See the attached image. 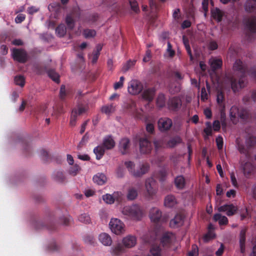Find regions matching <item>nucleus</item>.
Segmentation results:
<instances>
[{
  "label": "nucleus",
  "instance_id": "obj_29",
  "mask_svg": "<svg viewBox=\"0 0 256 256\" xmlns=\"http://www.w3.org/2000/svg\"><path fill=\"white\" fill-rule=\"evenodd\" d=\"M164 204L166 207L172 208L176 204L177 202L176 198L174 196L168 195L165 198Z\"/></svg>",
  "mask_w": 256,
  "mask_h": 256
},
{
  "label": "nucleus",
  "instance_id": "obj_37",
  "mask_svg": "<svg viewBox=\"0 0 256 256\" xmlns=\"http://www.w3.org/2000/svg\"><path fill=\"white\" fill-rule=\"evenodd\" d=\"M104 148L103 146H98L96 147L94 150V152L96 155V158L100 160L104 154Z\"/></svg>",
  "mask_w": 256,
  "mask_h": 256
},
{
  "label": "nucleus",
  "instance_id": "obj_39",
  "mask_svg": "<svg viewBox=\"0 0 256 256\" xmlns=\"http://www.w3.org/2000/svg\"><path fill=\"white\" fill-rule=\"evenodd\" d=\"M138 196V191L134 188H130L128 189L127 194V198L128 200H132L136 198Z\"/></svg>",
  "mask_w": 256,
  "mask_h": 256
},
{
  "label": "nucleus",
  "instance_id": "obj_34",
  "mask_svg": "<svg viewBox=\"0 0 256 256\" xmlns=\"http://www.w3.org/2000/svg\"><path fill=\"white\" fill-rule=\"evenodd\" d=\"M47 74L48 76L54 82L56 83H59L60 80V76L54 70V69H50L47 70Z\"/></svg>",
  "mask_w": 256,
  "mask_h": 256
},
{
  "label": "nucleus",
  "instance_id": "obj_40",
  "mask_svg": "<svg viewBox=\"0 0 256 256\" xmlns=\"http://www.w3.org/2000/svg\"><path fill=\"white\" fill-rule=\"evenodd\" d=\"M224 94L222 91H218L217 93L216 102L219 105L220 108L225 107L224 103Z\"/></svg>",
  "mask_w": 256,
  "mask_h": 256
},
{
  "label": "nucleus",
  "instance_id": "obj_46",
  "mask_svg": "<svg viewBox=\"0 0 256 256\" xmlns=\"http://www.w3.org/2000/svg\"><path fill=\"white\" fill-rule=\"evenodd\" d=\"M220 120L222 122V126H226V114L225 112V107L223 108V107L220 108Z\"/></svg>",
  "mask_w": 256,
  "mask_h": 256
},
{
  "label": "nucleus",
  "instance_id": "obj_41",
  "mask_svg": "<svg viewBox=\"0 0 256 256\" xmlns=\"http://www.w3.org/2000/svg\"><path fill=\"white\" fill-rule=\"evenodd\" d=\"M54 180L59 183L64 182L66 180V177L62 172H56L54 176Z\"/></svg>",
  "mask_w": 256,
  "mask_h": 256
},
{
  "label": "nucleus",
  "instance_id": "obj_60",
  "mask_svg": "<svg viewBox=\"0 0 256 256\" xmlns=\"http://www.w3.org/2000/svg\"><path fill=\"white\" fill-rule=\"evenodd\" d=\"M80 170V167L78 165L75 164L70 168L69 172L72 176H76Z\"/></svg>",
  "mask_w": 256,
  "mask_h": 256
},
{
  "label": "nucleus",
  "instance_id": "obj_14",
  "mask_svg": "<svg viewBox=\"0 0 256 256\" xmlns=\"http://www.w3.org/2000/svg\"><path fill=\"white\" fill-rule=\"evenodd\" d=\"M245 159H246L245 158ZM248 160H244L242 157L240 158V162L241 167L242 169L244 175L248 177V176L254 170V167L252 163L248 162Z\"/></svg>",
  "mask_w": 256,
  "mask_h": 256
},
{
  "label": "nucleus",
  "instance_id": "obj_42",
  "mask_svg": "<svg viewBox=\"0 0 256 256\" xmlns=\"http://www.w3.org/2000/svg\"><path fill=\"white\" fill-rule=\"evenodd\" d=\"M156 105L158 107L162 108L166 105V98L164 94H158L156 99Z\"/></svg>",
  "mask_w": 256,
  "mask_h": 256
},
{
  "label": "nucleus",
  "instance_id": "obj_31",
  "mask_svg": "<svg viewBox=\"0 0 256 256\" xmlns=\"http://www.w3.org/2000/svg\"><path fill=\"white\" fill-rule=\"evenodd\" d=\"M213 219L214 221L218 222L220 225H226L228 223V219L226 216H222L220 214H214Z\"/></svg>",
  "mask_w": 256,
  "mask_h": 256
},
{
  "label": "nucleus",
  "instance_id": "obj_13",
  "mask_svg": "<svg viewBox=\"0 0 256 256\" xmlns=\"http://www.w3.org/2000/svg\"><path fill=\"white\" fill-rule=\"evenodd\" d=\"M12 57L14 60L22 63H24L27 60V54L23 49L14 48Z\"/></svg>",
  "mask_w": 256,
  "mask_h": 256
},
{
  "label": "nucleus",
  "instance_id": "obj_6",
  "mask_svg": "<svg viewBox=\"0 0 256 256\" xmlns=\"http://www.w3.org/2000/svg\"><path fill=\"white\" fill-rule=\"evenodd\" d=\"M109 225L112 232L116 234H120L124 232V223L118 218H112Z\"/></svg>",
  "mask_w": 256,
  "mask_h": 256
},
{
  "label": "nucleus",
  "instance_id": "obj_10",
  "mask_svg": "<svg viewBox=\"0 0 256 256\" xmlns=\"http://www.w3.org/2000/svg\"><path fill=\"white\" fill-rule=\"evenodd\" d=\"M159 130L161 132H166L169 130L172 126V120L168 118H161L158 122Z\"/></svg>",
  "mask_w": 256,
  "mask_h": 256
},
{
  "label": "nucleus",
  "instance_id": "obj_57",
  "mask_svg": "<svg viewBox=\"0 0 256 256\" xmlns=\"http://www.w3.org/2000/svg\"><path fill=\"white\" fill-rule=\"evenodd\" d=\"M154 148L156 150H158L159 149L162 148L164 146V142L162 140H155L154 142Z\"/></svg>",
  "mask_w": 256,
  "mask_h": 256
},
{
  "label": "nucleus",
  "instance_id": "obj_61",
  "mask_svg": "<svg viewBox=\"0 0 256 256\" xmlns=\"http://www.w3.org/2000/svg\"><path fill=\"white\" fill-rule=\"evenodd\" d=\"M26 18V16L24 14H18L15 18V22L17 24L22 22Z\"/></svg>",
  "mask_w": 256,
  "mask_h": 256
},
{
  "label": "nucleus",
  "instance_id": "obj_38",
  "mask_svg": "<svg viewBox=\"0 0 256 256\" xmlns=\"http://www.w3.org/2000/svg\"><path fill=\"white\" fill-rule=\"evenodd\" d=\"M148 256H162L160 246L156 245L152 246L150 248V254Z\"/></svg>",
  "mask_w": 256,
  "mask_h": 256
},
{
  "label": "nucleus",
  "instance_id": "obj_54",
  "mask_svg": "<svg viewBox=\"0 0 256 256\" xmlns=\"http://www.w3.org/2000/svg\"><path fill=\"white\" fill-rule=\"evenodd\" d=\"M198 249L196 245H192V250L188 253V256H198Z\"/></svg>",
  "mask_w": 256,
  "mask_h": 256
},
{
  "label": "nucleus",
  "instance_id": "obj_18",
  "mask_svg": "<svg viewBox=\"0 0 256 256\" xmlns=\"http://www.w3.org/2000/svg\"><path fill=\"white\" fill-rule=\"evenodd\" d=\"M218 210L220 212H225L228 216H233L237 210V208L232 204H224L220 206Z\"/></svg>",
  "mask_w": 256,
  "mask_h": 256
},
{
  "label": "nucleus",
  "instance_id": "obj_24",
  "mask_svg": "<svg viewBox=\"0 0 256 256\" xmlns=\"http://www.w3.org/2000/svg\"><path fill=\"white\" fill-rule=\"evenodd\" d=\"M174 184L176 188L183 190L186 184V178L182 175L178 176L174 178Z\"/></svg>",
  "mask_w": 256,
  "mask_h": 256
},
{
  "label": "nucleus",
  "instance_id": "obj_16",
  "mask_svg": "<svg viewBox=\"0 0 256 256\" xmlns=\"http://www.w3.org/2000/svg\"><path fill=\"white\" fill-rule=\"evenodd\" d=\"M126 108L137 118H140L142 116V110H138L136 104L134 101H130L127 104Z\"/></svg>",
  "mask_w": 256,
  "mask_h": 256
},
{
  "label": "nucleus",
  "instance_id": "obj_47",
  "mask_svg": "<svg viewBox=\"0 0 256 256\" xmlns=\"http://www.w3.org/2000/svg\"><path fill=\"white\" fill-rule=\"evenodd\" d=\"M14 82L16 85L23 87L25 84L24 78L21 75L16 76L14 78Z\"/></svg>",
  "mask_w": 256,
  "mask_h": 256
},
{
  "label": "nucleus",
  "instance_id": "obj_30",
  "mask_svg": "<svg viewBox=\"0 0 256 256\" xmlns=\"http://www.w3.org/2000/svg\"><path fill=\"white\" fill-rule=\"evenodd\" d=\"M93 180L98 185H102L106 182V178L103 174H98L94 176Z\"/></svg>",
  "mask_w": 256,
  "mask_h": 256
},
{
  "label": "nucleus",
  "instance_id": "obj_11",
  "mask_svg": "<svg viewBox=\"0 0 256 256\" xmlns=\"http://www.w3.org/2000/svg\"><path fill=\"white\" fill-rule=\"evenodd\" d=\"M145 186L148 195L152 198L156 192V182L152 178H148L146 180Z\"/></svg>",
  "mask_w": 256,
  "mask_h": 256
},
{
  "label": "nucleus",
  "instance_id": "obj_17",
  "mask_svg": "<svg viewBox=\"0 0 256 256\" xmlns=\"http://www.w3.org/2000/svg\"><path fill=\"white\" fill-rule=\"evenodd\" d=\"M184 216L182 214H176L170 222V226L172 228H176L182 226L184 223Z\"/></svg>",
  "mask_w": 256,
  "mask_h": 256
},
{
  "label": "nucleus",
  "instance_id": "obj_28",
  "mask_svg": "<svg viewBox=\"0 0 256 256\" xmlns=\"http://www.w3.org/2000/svg\"><path fill=\"white\" fill-rule=\"evenodd\" d=\"M103 147L107 150L112 148L115 146V142L111 136L106 137L103 140Z\"/></svg>",
  "mask_w": 256,
  "mask_h": 256
},
{
  "label": "nucleus",
  "instance_id": "obj_62",
  "mask_svg": "<svg viewBox=\"0 0 256 256\" xmlns=\"http://www.w3.org/2000/svg\"><path fill=\"white\" fill-rule=\"evenodd\" d=\"M116 174L118 178H122L124 174V168L122 167H118L116 170Z\"/></svg>",
  "mask_w": 256,
  "mask_h": 256
},
{
  "label": "nucleus",
  "instance_id": "obj_53",
  "mask_svg": "<svg viewBox=\"0 0 256 256\" xmlns=\"http://www.w3.org/2000/svg\"><path fill=\"white\" fill-rule=\"evenodd\" d=\"M68 92L66 90V86L64 85H62L60 91V98L62 100H64L66 96L68 95Z\"/></svg>",
  "mask_w": 256,
  "mask_h": 256
},
{
  "label": "nucleus",
  "instance_id": "obj_21",
  "mask_svg": "<svg viewBox=\"0 0 256 256\" xmlns=\"http://www.w3.org/2000/svg\"><path fill=\"white\" fill-rule=\"evenodd\" d=\"M136 242V236L132 235H128L124 237L122 240L124 246L128 248H130L134 246Z\"/></svg>",
  "mask_w": 256,
  "mask_h": 256
},
{
  "label": "nucleus",
  "instance_id": "obj_8",
  "mask_svg": "<svg viewBox=\"0 0 256 256\" xmlns=\"http://www.w3.org/2000/svg\"><path fill=\"white\" fill-rule=\"evenodd\" d=\"M128 88L130 94L136 95L142 92L144 86L142 82L138 80H134L130 82Z\"/></svg>",
  "mask_w": 256,
  "mask_h": 256
},
{
  "label": "nucleus",
  "instance_id": "obj_58",
  "mask_svg": "<svg viewBox=\"0 0 256 256\" xmlns=\"http://www.w3.org/2000/svg\"><path fill=\"white\" fill-rule=\"evenodd\" d=\"M206 125L207 126V127L204 128V132L206 136H211L212 135V128L210 123V122H207L206 123Z\"/></svg>",
  "mask_w": 256,
  "mask_h": 256
},
{
  "label": "nucleus",
  "instance_id": "obj_64",
  "mask_svg": "<svg viewBox=\"0 0 256 256\" xmlns=\"http://www.w3.org/2000/svg\"><path fill=\"white\" fill-rule=\"evenodd\" d=\"M218 46L216 42L214 40L210 41L208 44V48L212 50H215L218 48Z\"/></svg>",
  "mask_w": 256,
  "mask_h": 256
},
{
  "label": "nucleus",
  "instance_id": "obj_52",
  "mask_svg": "<svg viewBox=\"0 0 256 256\" xmlns=\"http://www.w3.org/2000/svg\"><path fill=\"white\" fill-rule=\"evenodd\" d=\"M114 196L110 194H106L102 196L103 200L107 204H112L114 202Z\"/></svg>",
  "mask_w": 256,
  "mask_h": 256
},
{
  "label": "nucleus",
  "instance_id": "obj_49",
  "mask_svg": "<svg viewBox=\"0 0 256 256\" xmlns=\"http://www.w3.org/2000/svg\"><path fill=\"white\" fill-rule=\"evenodd\" d=\"M96 32L94 30L86 29L84 32V35L86 38H92L95 36Z\"/></svg>",
  "mask_w": 256,
  "mask_h": 256
},
{
  "label": "nucleus",
  "instance_id": "obj_50",
  "mask_svg": "<svg viewBox=\"0 0 256 256\" xmlns=\"http://www.w3.org/2000/svg\"><path fill=\"white\" fill-rule=\"evenodd\" d=\"M129 3L132 10L136 12H140L138 2L136 0H129Z\"/></svg>",
  "mask_w": 256,
  "mask_h": 256
},
{
  "label": "nucleus",
  "instance_id": "obj_43",
  "mask_svg": "<svg viewBox=\"0 0 256 256\" xmlns=\"http://www.w3.org/2000/svg\"><path fill=\"white\" fill-rule=\"evenodd\" d=\"M78 220L82 223L88 224L91 222L90 218L88 214L84 213L81 214L78 218Z\"/></svg>",
  "mask_w": 256,
  "mask_h": 256
},
{
  "label": "nucleus",
  "instance_id": "obj_5",
  "mask_svg": "<svg viewBox=\"0 0 256 256\" xmlns=\"http://www.w3.org/2000/svg\"><path fill=\"white\" fill-rule=\"evenodd\" d=\"M230 116L232 121L238 118L243 120H248L250 116L249 112L244 108L239 109L236 106H234L230 109ZM234 123V122H233Z\"/></svg>",
  "mask_w": 256,
  "mask_h": 256
},
{
  "label": "nucleus",
  "instance_id": "obj_26",
  "mask_svg": "<svg viewBox=\"0 0 256 256\" xmlns=\"http://www.w3.org/2000/svg\"><path fill=\"white\" fill-rule=\"evenodd\" d=\"M212 16L213 18L218 22L222 20L224 12L218 8H214L211 10Z\"/></svg>",
  "mask_w": 256,
  "mask_h": 256
},
{
  "label": "nucleus",
  "instance_id": "obj_9",
  "mask_svg": "<svg viewBox=\"0 0 256 256\" xmlns=\"http://www.w3.org/2000/svg\"><path fill=\"white\" fill-rule=\"evenodd\" d=\"M140 150L142 154H148L152 150V144L150 140L146 137L140 138L138 140Z\"/></svg>",
  "mask_w": 256,
  "mask_h": 256
},
{
  "label": "nucleus",
  "instance_id": "obj_7",
  "mask_svg": "<svg viewBox=\"0 0 256 256\" xmlns=\"http://www.w3.org/2000/svg\"><path fill=\"white\" fill-rule=\"evenodd\" d=\"M80 12L78 8H74L71 14L67 15L66 18V22L68 28L72 30L74 26V19H78L80 18Z\"/></svg>",
  "mask_w": 256,
  "mask_h": 256
},
{
  "label": "nucleus",
  "instance_id": "obj_3",
  "mask_svg": "<svg viewBox=\"0 0 256 256\" xmlns=\"http://www.w3.org/2000/svg\"><path fill=\"white\" fill-rule=\"evenodd\" d=\"M256 144V138L252 136H248L246 139V146L240 143L238 140H236V145L238 150L241 154L244 156L246 160H249L250 158V150Z\"/></svg>",
  "mask_w": 256,
  "mask_h": 256
},
{
  "label": "nucleus",
  "instance_id": "obj_45",
  "mask_svg": "<svg viewBox=\"0 0 256 256\" xmlns=\"http://www.w3.org/2000/svg\"><path fill=\"white\" fill-rule=\"evenodd\" d=\"M78 116V112L76 108L72 110L70 118V124L71 126H74L76 124V118Z\"/></svg>",
  "mask_w": 256,
  "mask_h": 256
},
{
  "label": "nucleus",
  "instance_id": "obj_2",
  "mask_svg": "<svg viewBox=\"0 0 256 256\" xmlns=\"http://www.w3.org/2000/svg\"><path fill=\"white\" fill-rule=\"evenodd\" d=\"M124 165L129 172L135 178L142 177L150 170V164L148 163L140 164L136 168L134 164L131 161L125 162Z\"/></svg>",
  "mask_w": 256,
  "mask_h": 256
},
{
  "label": "nucleus",
  "instance_id": "obj_48",
  "mask_svg": "<svg viewBox=\"0 0 256 256\" xmlns=\"http://www.w3.org/2000/svg\"><path fill=\"white\" fill-rule=\"evenodd\" d=\"M78 112V115H81L85 113L88 110L87 105L79 104L77 108H75Z\"/></svg>",
  "mask_w": 256,
  "mask_h": 256
},
{
  "label": "nucleus",
  "instance_id": "obj_51",
  "mask_svg": "<svg viewBox=\"0 0 256 256\" xmlns=\"http://www.w3.org/2000/svg\"><path fill=\"white\" fill-rule=\"evenodd\" d=\"M112 196H114V201L116 200L118 202H122L123 200V194L121 192H114L112 194Z\"/></svg>",
  "mask_w": 256,
  "mask_h": 256
},
{
  "label": "nucleus",
  "instance_id": "obj_19",
  "mask_svg": "<svg viewBox=\"0 0 256 256\" xmlns=\"http://www.w3.org/2000/svg\"><path fill=\"white\" fill-rule=\"evenodd\" d=\"M162 212L158 208H153L150 212V218L154 222H159L162 218Z\"/></svg>",
  "mask_w": 256,
  "mask_h": 256
},
{
  "label": "nucleus",
  "instance_id": "obj_33",
  "mask_svg": "<svg viewBox=\"0 0 256 256\" xmlns=\"http://www.w3.org/2000/svg\"><path fill=\"white\" fill-rule=\"evenodd\" d=\"M222 62L221 59H214L210 61V68L213 72L222 67Z\"/></svg>",
  "mask_w": 256,
  "mask_h": 256
},
{
  "label": "nucleus",
  "instance_id": "obj_36",
  "mask_svg": "<svg viewBox=\"0 0 256 256\" xmlns=\"http://www.w3.org/2000/svg\"><path fill=\"white\" fill-rule=\"evenodd\" d=\"M124 251V248L122 246L118 243L116 246L111 248L110 252L112 255H119Z\"/></svg>",
  "mask_w": 256,
  "mask_h": 256
},
{
  "label": "nucleus",
  "instance_id": "obj_22",
  "mask_svg": "<svg viewBox=\"0 0 256 256\" xmlns=\"http://www.w3.org/2000/svg\"><path fill=\"white\" fill-rule=\"evenodd\" d=\"M174 238V234L170 232H166L162 236L160 242L164 246H168L172 243Z\"/></svg>",
  "mask_w": 256,
  "mask_h": 256
},
{
  "label": "nucleus",
  "instance_id": "obj_23",
  "mask_svg": "<svg viewBox=\"0 0 256 256\" xmlns=\"http://www.w3.org/2000/svg\"><path fill=\"white\" fill-rule=\"evenodd\" d=\"M244 8L246 12L256 14V0H247Z\"/></svg>",
  "mask_w": 256,
  "mask_h": 256
},
{
  "label": "nucleus",
  "instance_id": "obj_1",
  "mask_svg": "<svg viewBox=\"0 0 256 256\" xmlns=\"http://www.w3.org/2000/svg\"><path fill=\"white\" fill-rule=\"evenodd\" d=\"M234 69L240 74L238 80L234 76H226V78L230 82L231 88L234 92H238L246 86L248 82L246 78V73L256 80V68H252L248 70L246 65L240 60H237L235 62Z\"/></svg>",
  "mask_w": 256,
  "mask_h": 256
},
{
  "label": "nucleus",
  "instance_id": "obj_15",
  "mask_svg": "<svg viewBox=\"0 0 256 256\" xmlns=\"http://www.w3.org/2000/svg\"><path fill=\"white\" fill-rule=\"evenodd\" d=\"M246 28L250 33H256V17L251 16L244 19Z\"/></svg>",
  "mask_w": 256,
  "mask_h": 256
},
{
  "label": "nucleus",
  "instance_id": "obj_32",
  "mask_svg": "<svg viewBox=\"0 0 256 256\" xmlns=\"http://www.w3.org/2000/svg\"><path fill=\"white\" fill-rule=\"evenodd\" d=\"M182 142V139L179 136H176L170 138L167 143L169 148H174L176 146Z\"/></svg>",
  "mask_w": 256,
  "mask_h": 256
},
{
  "label": "nucleus",
  "instance_id": "obj_35",
  "mask_svg": "<svg viewBox=\"0 0 256 256\" xmlns=\"http://www.w3.org/2000/svg\"><path fill=\"white\" fill-rule=\"evenodd\" d=\"M246 231L242 230L240 234V244L241 252L244 253L245 250Z\"/></svg>",
  "mask_w": 256,
  "mask_h": 256
},
{
  "label": "nucleus",
  "instance_id": "obj_20",
  "mask_svg": "<svg viewBox=\"0 0 256 256\" xmlns=\"http://www.w3.org/2000/svg\"><path fill=\"white\" fill-rule=\"evenodd\" d=\"M130 146V140L127 138H122L119 143L118 148L122 154L128 153Z\"/></svg>",
  "mask_w": 256,
  "mask_h": 256
},
{
  "label": "nucleus",
  "instance_id": "obj_56",
  "mask_svg": "<svg viewBox=\"0 0 256 256\" xmlns=\"http://www.w3.org/2000/svg\"><path fill=\"white\" fill-rule=\"evenodd\" d=\"M84 242L86 244H92L95 242V239L92 236L87 235L84 238Z\"/></svg>",
  "mask_w": 256,
  "mask_h": 256
},
{
  "label": "nucleus",
  "instance_id": "obj_27",
  "mask_svg": "<svg viewBox=\"0 0 256 256\" xmlns=\"http://www.w3.org/2000/svg\"><path fill=\"white\" fill-rule=\"evenodd\" d=\"M154 94L155 90L153 88H148L142 92V97L144 100L151 102L154 99Z\"/></svg>",
  "mask_w": 256,
  "mask_h": 256
},
{
  "label": "nucleus",
  "instance_id": "obj_44",
  "mask_svg": "<svg viewBox=\"0 0 256 256\" xmlns=\"http://www.w3.org/2000/svg\"><path fill=\"white\" fill-rule=\"evenodd\" d=\"M56 32L59 36H64L66 34V27L64 24H61L58 26L56 29Z\"/></svg>",
  "mask_w": 256,
  "mask_h": 256
},
{
  "label": "nucleus",
  "instance_id": "obj_25",
  "mask_svg": "<svg viewBox=\"0 0 256 256\" xmlns=\"http://www.w3.org/2000/svg\"><path fill=\"white\" fill-rule=\"evenodd\" d=\"M98 240L105 246H110L112 244V239L110 236L105 232L102 233L99 235Z\"/></svg>",
  "mask_w": 256,
  "mask_h": 256
},
{
  "label": "nucleus",
  "instance_id": "obj_55",
  "mask_svg": "<svg viewBox=\"0 0 256 256\" xmlns=\"http://www.w3.org/2000/svg\"><path fill=\"white\" fill-rule=\"evenodd\" d=\"M166 176V172L165 170H160L156 175V177L160 181H164Z\"/></svg>",
  "mask_w": 256,
  "mask_h": 256
},
{
  "label": "nucleus",
  "instance_id": "obj_4",
  "mask_svg": "<svg viewBox=\"0 0 256 256\" xmlns=\"http://www.w3.org/2000/svg\"><path fill=\"white\" fill-rule=\"evenodd\" d=\"M122 214L128 218L138 220L142 217L143 213L140 207L137 204L126 206L122 210Z\"/></svg>",
  "mask_w": 256,
  "mask_h": 256
},
{
  "label": "nucleus",
  "instance_id": "obj_63",
  "mask_svg": "<svg viewBox=\"0 0 256 256\" xmlns=\"http://www.w3.org/2000/svg\"><path fill=\"white\" fill-rule=\"evenodd\" d=\"M180 8H176L175 9L172 14V17L175 20H178L180 18Z\"/></svg>",
  "mask_w": 256,
  "mask_h": 256
},
{
  "label": "nucleus",
  "instance_id": "obj_59",
  "mask_svg": "<svg viewBox=\"0 0 256 256\" xmlns=\"http://www.w3.org/2000/svg\"><path fill=\"white\" fill-rule=\"evenodd\" d=\"M216 146L220 150L223 147V138L221 136H218L216 140Z\"/></svg>",
  "mask_w": 256,
  "mask_h": 256
},
{
  "label": "nucleus",
  "instance_id": "obj_12",
  "mask_svg": "<svg viewBox=\"0 0 256 256\" xmlns=\"http://www.w3.org/2000/svg\"><path fill=\"white\" fill-rule=\"evenodd\" d=\"M182 104L181 99L178 96H174L170 98L168 102V108L172 111H178Z\"/></svg>",
  "mask_w": 256,
  "mask_h": 256
}]
</instances>
